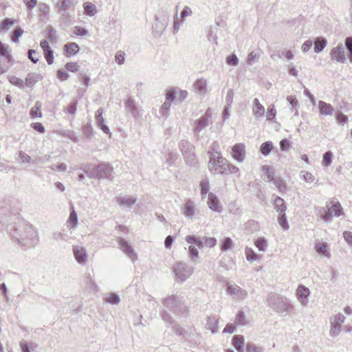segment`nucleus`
I'll return each mask as SVG.
<instances>
[{
	"mask_svg": "<svg viewBox=\"0 0 352 352\" xmlns=\"http://www.w3.org/2000/svg\"><path fill=\"white\" fill-rule=\"evenodd\" d=\"M329 210H332V214L336 217H340L342 212V208L339 202L331 201L327 205Z\"/></svg>",
	"mask_w": 352,
	"mask_h": 352,
	"instance_id": "nucleus-35",
	"label": "nucleus"
},
{
	"mask_svg": "<svg viewBox=\"0 0 352 352\" xmlns=\"http://www.w3.org/2000/svg\"><path fill=\"white\" fill-rule=\"evenodd\" d=\"M318 109L320 114L324 116L333 115L334 112V108L331 104L322 100L318 102Z\"/></svg>",
	"mask_w": 352,
	"mask_h": 352,
	"instance_id": "nucleus-25",
	"label": "nucleus"
},
{
	"mask_svg": "<svg viewBox=\"0 0 352 352\" xmlns=\"http://www.w3.org/2000/svg\"><path fill=\"white\" fill-rule=\"evenodd\" d=\"M42 104L40 101H36L34 106L30 110V116L33 118L42 117V113L41 111V107Z\"/></svg>",
	"mask_w": 352,
	"mask_h": 352,
	"instance_id": "nucleus-40",
	"label": "nucleus"
},
{
	"mask_svg": "<svg viewBox=\"0 0 352 352\" xmlns=\"http://www.w3.org/2000/svg\"><path fill=\"white\" fill-rule=\"evenodd\" d=\"M344 45L349 52V61L351 63H352V37L351 36H348L346 38Z\"/></svg>",
	"mask_w": 352,
	"mask_h": 352,
	"instance_id": "nucleus-49",
	"label": "nucleus"
},
{
	"mask_svg": "<svg viewBox=\"0 0 352 352\" xmlns=\"http://www.w3.org/2000/svg\"><path fill=\"white\" fill-rule=\"evenodd\" d=\"M256 247L262 252H265L267 248V242L263 237L258 238L255 241Z\"/></svg>",
	"mask_w": 352,
	"mask_h": 352,
	"instance_id": "nucleus-45",
	"label": "nucleus"
},
{
	"mask_svg": "<svg viewBox=\"0 0 352 352\" xmlns=\"http://www.w3.org/2000/svg\"><path fill=\"white\" fill-rule=\"evenodd\" d=\"M258 54H257L254 51H252L248 55V58L246 61L247 64L248 65H253L256 62V59L258 58Z\"/></svg>",
	"mask_w": 352,
	"mask_h": 352,
	"instance_id": "nucleus-55",
	"label": "nucleus"
},
{
	"mask_svg": "<svg viewBox=\"0 0 352 352\" xmlns=\"http://www.w3.org/2000/svg\"><path fill=\"white\" fill-rule=\"evenodd\" d=\"M207 326L212 333H214L218 327V319L214 316L209 317L207 322Z\"/></svg>",
	"mask_w": 352,
	"mask_h": 352,
	"instance_id": "nucleus-44",
	"label": "nucleus"
},
{
	"mask_svg": "<svg viewBox=\"0 0 352 352\" xmlns=\"http://www.w3.org/2000/svg\"><path fill=\"white\" fill-rule=\"evenodd\" d=\"M232 157L239 162H242L245 157V146L243 144H236L232 146L231 152Z\"/></svg>",
	"mask_w": 352,
	"mask_h": 352,
	"instance_id": "nucleus-15",
	"label": "nucleus"
},
{
	"mask_svg": "<svg viewBox=\"0 0 352 352\" xmlns=\"http://www.w3.org/2000/svg\"><path fill=\"white\" fill-rule=\"evenodd\" d=\"M85 13L90 16L95 15L97 12L96 7L91 2H85L83 4Z\"/></svg>",
	"mask_w": 352,
	"mask_h": 352,
	"instance_id": "nucleus-37",
	"label": "nucleus"
},
{
	"mask_svg": "<svg viewBox=\"0 0 352 352\" xmlns=\"http://www.w3.org/2000/svg\"><path fill=\"white\" fill-rule=\"evenodd\" d=\"M43 52L47 63L49 65H52L54 62L53 50L52 49H50L48 50L44 51Z\"/></svg>",
	"mask_w": 352,
	"mask_h": 352,
	"instance_id": "nucleus-63",
	"label": "nucleus"
},
{
	"mask_svg": "<svg viewBox=\"0 0 352 352\" xmlns=\"http://www.w3.org/2000/svg\"><path fill=\"white\" fill-rule=\"evenodd\" d=\"M64 50L67 56H71L77 54L80 50V47L77 43L72 42L65 44L64 46Z\"/></svg>",
	"mask_w": 352,
	"mask_h": 352,
	"instance_id": "nucleus-32",
	"label": "nucleus"
},
{
	"mask_svg": "<svg viewBox=\"0 0 352 352\" xmlns=\"http://www.w3.org/2000/svg\"><path fill=\"white\" fill-rule=\"evenodd\" d=\"M184 213L186 217L190 219H192L194 217L195 213V204L192 201L188 200V201L186 202L184 205Z\"/></svg>",
	"mask_w": 352,
	"mask_h": 352,
	"instance_id": "nucleus-33",
	"label": "nucleus"
},
{
	"mask_svg": "<svg viewBox=\"0 0 352 352\" xmlns=\"http://www.w3.org/2000/svg\"><path fill=\"white\" fill-rule=\"evenodd\" d=\"M195 89L201 94H205L206 92V80L201 78L195 81L194 84Z\"/></svg>",
	"mask_w": 352,
	"mask_h": 352,
	"instance_id": "nucleus-36",
	"label": "nucleus"
},
{
	"mask_svg": "<svg viewBox=\"0 0 352 352\" xmlns=\"http://www.w3.org/2000/svg\"><path fill=\"white\" fill-rule=\"evenodd\" d=\"M185 240L190 244H195L199 248H203L204 245L208 248H213L217 243V240L214 237L204 236L200 238L196 235L187 236Z\"/></svg>",
	"mask_w": 352,
	"mask_h": 352,
	"instance_id": "nucleus-7",
	"label": "nucleus"
},
{
	"mask_svg": "<svg viewBox=\"0 0 352 352\" xmlns=\"http://www.w3.org/2000/svg\"><path fill=\"white\" fill-rule=\"evenodd\" d=\"M80 169L91 179L112 181L114 178L113 168L109 163L102 162L95 167L85 166L84 168L81 167Z\"/></svg>",
	"mask_w": 352,
	"mask_h": 352,
	"instance_id": "nucleus-2",
	"label": "nucleus"
},
{
	"mask_svg": "<svg viewBox=\"0 0 352 352\" xmlns=\"http://www.w3.org/2000/svg\"><path fill=\"white\" fill-rule=\"evenodd\" d=\"M118 243L120 250L126 254V256L132 261H135L137 259V255L134 252L133 247L123 238H119Z\"/></svg>",
	"mask_w": 352,
	"mask_h": 352,
	"instance_id": "nucleus-14",
	"label": "nucleus"
},
{
	"mask_svg": "<svg viewBox=\"0 0 352 352\" xmlns=\"http://www.w3.org/2000/svg\"><path fill=\"white\" fill-rule=\"evenodd\" d=\"M68 227L72 229H75L78 224V216L74 210L71 211L69 219L67 220Z\"/></svg>",
	"mask_w": 352,
	"mask_h": 352,
	"instance_id": "nucleus-39",
	"label": "nucleus"
},
{
	"mask_svg": "<svg viewBox=\"0 0 352 352\" xmlns=\"http://www.w3.org/2000/svg\"><path fill=\"white\" fill-rule=\"evenodd\" d=\"M189 257L192 261H196L199 258V252L197 249L192 245L188 247Z\"/></svg>",
	"mask_w": 352,
	"mask_h": 352,
	"instance_id": "nucleus-51",
	"label": "nucleus"
},
{
	"mask_svg": "<svg viewBox=\"0 0 352 352\" xmlns=\"http://www.w3.org/2000/svg\"><path fill=\"white\" fill-rule=\"evenodd\" d=\"M58 13L60 14V20L68 23L71 20L69 10H74V4L72 0H58L55 6Z\"/></svg>",
	"mask_w": 352,
	"mask_h": 352,
	"instance_id": "nucleus-5",
	"label": "nucleus"
},
{
	"mask_svg": "<svg viewBox=\"0 0 352 352\" xmlns=\"http://www.w3.org/2000/svg\"><path fill=\"white\" fill-rule=\"evenodd\" d=\"M233 247V241L230 237H226L223 239L221 243V250L223 252H226L232 249Z\"/></svg>",
	"mask_w": 352,
	"mask_h": 352,
	"instance_id": "nucleus-41",
	"label": "nucleus"
},
{
	"mask_svg": "<svg viewBox=\"0 0 352 352\" xmlns=\"http://www.w3.org/2000/svg\"><path fill=\"white\" fill-rule=\"evenodd\" d=\"M274 197V209L278 213L285 212V210L287 209V206H286V204H285L284 199L277 195H275Z\"/></svg>",
	"mask_w": 352,
	"mask_h": 352,
	"instance_id": "nucleus-28",
	"label": "nucleus"
},
{
	"mask_svg": "<svg viewBox=\"0 0 352 352\" xmlns=\"http://www.w3.org/2000/svg\"><path fill=\"white\" fill-rule=\"evenodd\" d=\"M103 109L102 108L98 109L96 112V120L98 126L104 124L105 122L104 118L102 117Z\"/></svg>",
	"mask_w": 352,
	"mask_h": 352,
	"instance_id": "nucleus-57",
	"label": "nucleus"
},
{
	"mask_svg": "<svg viewBox=\"0 0 352 352\" xmlns=\"http://www.w3.org/2000/svg\"><path fill=\"white\" fill-rule=\"evenodd\" d=\"M50 12V7L45 3H40L38 4V13L39 20L45 22L48 18Z\"/></svg>",
	"mask_w": 352,
	"mask_h": 352,
	"instance_id": "nucleus-22",
	"label": "nucleus"
},
{
	"mask_svg": "<svg viewBox=\"0 0 352 352\" xmlns=\"http://www.w3.org/2000/svg\"><path fill=\"white\" fill-rule=\"evenodd\" d=\"M345 317L343 314L338 313L329 318L331 337H336L341 332L342 324L344 323Z\"/></svg>",
	"mask_w": 352,
	"mask_h": 352,
	"instance_id": "nucleus-9",
	"label": "nucleus"
},
{
	"mask_svg": "<svg viewBox=\"0 0 352 352\" xmlns=\"http://www.w3.org/2000/svg\"><path fill=\"white\" fill-rule=\"evenodd\" d=\"M161 316L163 320L167 323V327H170L177 336H183L184 338L188 336V332L177 323L167 311H162Z\"/></svg>",
	"mask_w": 352,
	"mask_h": 352,
	"instance_id": "nucleus-8",
	"label": "nucleus"
},
{
	"mask_svg": "<svg viewBox=\"0 0 352 352\" xmlns=\"http://www.w3.org/2000/svg\"><path fill=\"white\" fill-rule=\"evenodd\" d=\"M77 101L71 102L67 107L65 108L64 111L72 115H75L76 112Z\"/></svg>",
	"mask_w": 352,
	"mask_h": 352,
	"instance_id": "nucleus-59",
	"label": "nucleus"
},
{
	"mask_svg": "<svg viewBox=\"0 0 352 352\" xmlns=\"http://www.w3.org/2000/svg\"><path fill=\"white\" fill-rule=\"evenodd\" d=\"M263 170L265 171V174L263 176V179L268 182H272L274 180V171L270 166H263Z\"/></svg>",
	"mask_w": 352,
	"mask_h": 352,
	"instance_id": "nucleus-38",
	"label": "nucleus"
},
{
	"mask_svg": "<svg viewBox=\"0 0 352 352\" xmlns=\"http://www.w3.org/2000/svg\"><path fill=\"white\" fill-rule=\"evenodd\" d=\"M56 133L62 137L67 138L74 142H77L78 141V138L76 135V133L72 130H69V129L57 130L56 131Z\"/></svg>",
	"mask_w": 352,
	"mask_h": 352,
	"instance_id": "nucleus-29",
	"label": "nucleus"
},
{
	"mask_svg": "<svg viewBox=\"0 0 352 352\" xmlns=\"http://www.w3.org/2000/svg\"><path fill=\"white\" fill-rule=\"evenodd\" d=\"M23 30L21 28H17L12 33L11 39L14 43L19 41V38L21 36Z\"/></svg>",
	"mask_w": 352,
	"mask_h": 352,
	"instance_id": "nucleus-56",
	"label": "nucleus"
},
{
	"mask_svg": "<svg viewBox=\"0 0 352 352\" xmlns=\"http://www.w3.org/2000/svg\"><path fill=\"white\" fill-rule=\"evenodd\" d=\"M245 256L248 261L253 262L257 259V254L250 248H245Z\"/></svg>",
	"mask_w": 352,
	"mask_h": 352,
	"instance_id": "nucleus-50",
	"label": "nucleus"
},
{
	"mask_svg": "<svg viewBox=\"0 0 352 352\" xmlns=\"http://www.w3.org/2000/svg\"><path fill=\"white\" fill-rule=\"evenodd\" d=\"M209 191V182L207 179H203L201 182V194L206 196Z\"/></svg>",
	"mask_w": 352,
	"mask_h": 352,
	"instance_id": "nucleus-60",
	"label": "nucleus"
},
{
	"mask_svg": "<svg viewBox=\"0 0 352 352\" xmlns=\"http://www.w3.org/2000/svg\"><path fill=\"white\" fill-rule=\"evenodd\" d=\"M227 291L237 299H243L247 296V292L236 285L228 286Z\"/></svg>",
	"mask_w": 352,
	"mask_h": 352,
	"instance_id": "nucleus-20",
	"label": "nucleus"
},
{
	"mask_svg": "<svg viewBox=\"0 0 352 352\" xmlns=\"http://www.w3.org/2000/svg\"><path fill=\"white\" fill-rule=\"evenodd\" d=\"M8 79L12 85H14L21 89L25 88L24 81L22 79L14 76H8Z\"/></svg>",
	"mask_w": 352,
	"mask_h": 352,
	"instance_id": "nucleus-43",
	"label": "nucleus"
},
{
	"mask_svg": "<svg viewBox=\"0 0 352 352\" xmlns=\"http://www.w3.org/2000/svg\"><path fill=\"white\" fill-rule=\"evenodd\" d=\"M318 214L320 215V218L325 222H329L331 220V217L333 215L332 210H329V208L326 210L325 208H319L318 209Z\"/></svg>",
	"mask_w": 352,
	"mask_h": 352,
	"instance_id": "nucleus-34",
	"label": "nucleus"
},
{
	"mask_svg": "<svg viewBox=\"0 0 352 352\" xmlns=\"http://www.w3.org/2000/svg\"><path fill=\"white\" fill-rule=\"evenodd\" d=\"M301 175L303 179L307 183H312L314 182V176L308 171H302Z\"/></svg>",
	"mask_w": 352,
	"mask_h": 352,
	"instance_id": "nucleus-62",
	"label": "nucleus"
},
{
	"mask_svg": "<svg viewBox=\"0 0 352 352\" xmlns=\"http://www.w3.org/2000/svg\"><path fill=\"white\" fill-rule=\"evenodd\" d=\"M208 206L210 209L215 212H221L222 207L218 197L212 192L208 193Z\"/></svg>",
	"mask_w": 352,
	"mask_h": 352,
	"instance_id": "nucleus-17",
	"label": "nucleus"
},
{
	"mask_svg": "<svg viewBox=\"0 0 352 352\" xmlns=\"http://www.w3.org/2000/svg\"><path fill=\"white\" fill-rule=\"evenodd\" d=\"M125 110L130 113L131 115L134 118H138L141 116L140 110L139 106L135 102V99L132 97H129L124 102Z\"/></svg>",
	"mask_w": 352,
	"mask_h": 352,
	"instance_id": "nucleus-13",
	"label": "nucleus"
},
{
	"mask_svg": "<svg viewBox=\"0 0 352 352\" xmlns=\"http://www.w3.org/2000/svg\"><path fill=\"white\" fill-rule=\"evenodd\" d=\"M252 112L253 115L257 118L263 117L265 113V108L257 98L253 100Z\"/></svg>",
	"mask_w": 352,
	"mask_h": 352,
	"instance_id": "nucleus-24",
	"label": "nucleus"
},
{
	"mask_svg": "<svg viewBox=\"0 0 352 352\" xmlns=\"http://www.w3.org/2000/svg\"><path fill=\"white\" fill-rule=\"evenodd\" d=\"M117 203L123 206L131 208L136 201V198L133 196L126 195L117 197Z\"/></svg>",
	"mask_w": 352,
	"mask_h": 352,
	"instance_id": "nucleus-26",
	"label": "nucleus"
},
{
	"mask_svg": "<svg viewBox=\"0 0 352 352\" xmlns=\"http://www.w3.org/2000/svg\"><path fill=\"white\" fill-rule=\"evenodd\" d=\"M332 162V153L331 151H327L324 153L322 157V164L325 166H329L331 164Z\"/></svg>",
	"mask_w": 352,
	"mask_h": 352,
	"instance_id": "nucleus-54",
	"label": "nucleus"
},
{
	"mask_svg": "<svg viewBox=\"0 0 352 352\" xmlns=\"http://www.w3.org/2000/svg\"><path fill=\"white\" fill-rule=\"evenodd\" d=\"M327 44L326 38L324 37H316L314 39V52L316 53L321 52Z\"/></svg>",
	"mask_w": 352,
	"mask_h": 352,
	"instance_id": "nucleus-31",
	"label": "nucleus"
},
{
	"mask_svg": "<svg viewBox=\"0 0 352 352\" xmlns=\"http://www.w3.org/2000/svg\"><path fill=\"white\" fill-rule=\"evenodd\" d=\"M273 149V144L270 141L263 143L261 146V152L265 156H267Z\"/></svg>",
	"mask_w": 352,
	"mask_h": 352,
	"instance_id": "nucleus-42",
	"label": "nucleus"
},
{
	"mask_svg": "<svg viewBox=\"0 0 352 352\" xmlns=\"http://www.w3.org/2000/svg\"><path fill=\"white\" fill-rule=\"evenodd\" d=\"M232 344L238 352H243L244 338L243 336H234L232 339Z\"/></svg>",
	"mask_w": 352,
	"mask_h": 352,
	"instance_id": "nucleus-27",
	"label": "nucleus"
},
{
	"mask_svg": "<svg viewBox=\"0 0 352 352\" xmlns=\"http://www.w3.org/2000/svg\"><path fill=\"white\" fill-rule=\"evenodd\" d=\"M267 305L276 313H285L293 307L287 298L280 296L273 293H270L267 295Z\"/></svg>",
	"mask_w": 352,
	"mask_h": 352,
	"instance_id": "nucleus-3",
	"label": "nucleus"
},
{
	"mask_svg": "<svg viewBox=\"0 0 352 352\" xmlns=\"http://www.w3.org/2000/svg\"><path fill=\"white\" fill-rule=\"evenodd\" d=\"M179 147L182 153L186 162L190 166L196 164L195 146L186 140H182L179 143Z\"/></svg>",
	"mask_w": 352,
	"mask_h": 352,
	"instance_id": "nucleus-6",
	"label": "nucleus"
},
{
	"mask_svg": "<svg viewBox=\"0 0 352 352\" xmlns=\"http://www.w3.org/2000/svg\"><path fill=\"white\" fill-rule=\"evenodd\" d=\"M7 231L13 240L23 249L34 247L38 237L34 228L30 224L19 221L17 224L8 226Z\"/></svg>",
	"mask_w": 352,
	"mask_h": 352,
	"instance_id": "nucleus-1",
	"label": "nucleus"
},
{
	"mask_svg": "<svg viewBox=\"0 0 352 352\" xmlns=\"http://www.w3.org/2000/svg\"><path fill=\"white\" fill-rule=\"evenodd\" d=\"M247 323L245 314L243 311H239L236 316V324L238 325H245Z\"/></svg>",
	"mask_w": 352,
	"mask_h": 352,
	"instance_id": "nucleus-53",
	"label": "nucleus"
},
{
	"mask_svg": "<svg viewBox=\"0 0 352 352\" xmlns=\"http://www.w3.org/2000/svg\"><path fill=\"white\" fill-rule=\"evenodd\" d=\"M120 301V299L119 296L115 293L110 294L107 298V302L112 305H117Z\"/></svg>",
	"mask_w": 352,
	"mask_h": 352,
	"instance_id": "nucleus-58",
	"label": "nucleus"
},
{
	"mask_svg": "<svg viewBox=\"0 0 352 352\" xmlns=\"http://www.w3.org/2000/svg\"><path fill=\"white\" fill-rule=\"evenodd\" d=\"M74 256L76 261L81 265H85L87 261V254L85 248L82 246H74Z\"/></svg>",
	"mask_w": 352,
	"mask_h": 352,
	"instance_id": "nucleus-16",
	"label": "nucleus"
},
{
	"mask_svg": "<svg viewBox=\"0 0 352 352\" xmlns=\"http://www.w3.org/2000/svg\"><path fill=\"white\" fill-rule=\"evenodd\" d=\"M180 300L175 296H170L164 300V305L168 308H177Z\"/></svg>",
	"mask_w": 352,
	"mask_h": 352,
	"instance_id": "nucleus-30",
	"label": "nucleus"
},
{
	"mask_svg": "<svg viewBox=\"0 0 352 352\" xmlns=\"http://www.w3.org/2000/svg\"><path fill=\"white\" fill-rule=\"evenodd\" d=\"M274 186L278 188V190L281 192L285 191L286 190V184L285 181L280 177H276L272 181Z\"/></svg>",
	"mask_w": 352,
	"mask_h": 352,
	"instance_id": "nucleus-46",
	"label": "nucleus"
},
{
	"mask_svg": "<svg viewBox=\"0 0 352 352\" xmlns=\"http://www.w3.org/2000/svg\"><path fill=\"white\" fill-rule=\"evenodd\" d=\"M315 250L320 255L324 256L328 258L331 257V253L329 251V246L326 243H316L315 245Z\"/></svg>",
	"mask_w": 352,
	"mask_h": 352,
	"instance_id": "nucleus-23",
	"label": "nucleus"
},
{
	"mask_svg": "<svg viewBox=\"0 0 352 352\" xmlns=\"http://www.w3.org/2000/svg\"><path fill=\"white\" fill-rule=\"evenodd\" d=\"M226 62L230 65L236 66L239 63V59L236 54H232L227 57Z\"/></svg>",
	"mask_w": 352,
	"mask_h": 352,
	"instance_id": "nucleus-61",
	"label": "nucleus"
},
{
	"mask_svg": "<svg viewBox=\"0 0 352 352\" xmlns=\"http://www.w3.org/2000/svg\"><path fill=\"white\" fill-rule=\"evenodd\" d=\"M246 351L247 352H263L264 349L263 347L258 346L256 344H254L251 342H248L246 344Z\"/></svg>",
	"mask_w": 352,
	"mask_h": 352,
	"instance_id": "nucleus-48",
	"label": "nucleus"
},
{
	"mask_svg": "<svg viewBox=\"0 0 352 352\" xmlns=\"http://www.w3.org/2000/svg\"><path fill=\"white\" fill-rule=\"evenodd\" d=\"M211 116L212 113L210 109H208L204 115L195 122L194 132L196 135H198L204 129L207 127L209 124L211 123Z\"/></svg>",
	"mask_w": 352,
	"mask_h": 352,
	"instance_id": "nucleus-11",
	"label": "nucleus"
},
{
	"mask_svg": "<svg viewBox=\"0 0 352 352\" xmlns=\"http://www.w3.org/2000/svg\"><path fill=\"white\" fill-rule=\"evenodd\" d=\"M331 58L336 62L344 63L346 60L345 47L343 44L340 43L332 48L330 52Z\"/></svg>",
	"mask_w": 352,
	"mask_h": 352,
	"instance_id": "nucleus-12",
	"label": "nucleus"
},
{
	"mask_svg": "<svg viewBox=\"0 0 352 352\" xmlns=\"http://www.w3.org/2000/svg\"><path fill=\"white\" fill-rule=\"evenodd\" d=\"M309 294H310V291L307 287H305L302 285H300L298 287V288L296 289V296L302 305H303V306L307 305V297L309 296Z\"/></svg>",
	"mask_w": 352,
	"mask_h": 352,
	"instance_id": "nucleus-18",
	"label": "nucleus"
},
{
	"mask_svg": "<svg viewBox=\"0 0 352 352\" xmlns=\"http://www.w3.org/2000/svg\"><path fill=\"white\" fill-rule=\"evenodd\" d=\"M278 221L284 230H287L289 229V224L286 218L285 212L279 213Z\"/></svg>",
	"mask_w": 352,
	"mask_h": 352,
	"instance_id": "nucleus-47",
	"label": "nucleus"
},
{
	"mask_svg": "<svg viewBox=\"0 0 352 352\" xmlns=\"http://www.w3.org/2000/svg\"><path fill=\"white\" fill-rule=\"evenodd\" d=\"M42 79V76L37 73H30L25 79V87H32L38 80Z\"/></svg>",
	"mask_w": 352,
	"mask_h": 352,
	"instance_id": "nucleus-21",
	"label": "nucleus"
},
{
	"mask_svg": "<svg viewBox=\"0 0 352 352\" xmlns=\"http://www.w3.org/2000/svg\"><path fill=\"white\" fill-rule=\"evenodd\" d=\"M176 277L181 281L186 280L192 274L193 270L185 262H178L173 267Z\"/></svg>",
	"mask_w": 352,
	"mask_h": 352,
	"instance_id": "nucleus-10",
	"label": "nucleus"
},
{
	"mask_svg": "<svg viewBox=\"0 0 352 352\" xmlns=\"http://www.w3.org/2000/svg\"><path fill=\"white\" fill-rule=\"evenodd\" d=\"M228 162L219 152H211L208 167L211 173L223 175L226 173Z\"/></svg>",
	"mask_w": 352,
	"mask_h": 352,
	"instance_id": "nucleus-4",
	"label": "nucleus"
},
{
	"mask_svg": "<svg viewBox=\"0 0 352 352\" xmlns=\"http://www.w3.org/2000/svg\"><path fill=\"white\" fill-rule=\"evenodd\" d=\"M276 113V111L274 105L268 107L267 111V120L272 121L275 118Z\"/></svg>",
	"mask_w": 352,
	"mask_h": 352,
	"instance_id": "nucleus-64",
	"label": "nucleus"
},
{
	"mask_svg": "<svg viewBox=\"0 0 352 352\" xmlns=\"http://www.w3.org/2000/svg\"><path fill=\"white\" fill-rule=\"evenodd\" d=\"M168 16H166V14H164V17L162 19H160V17L156 15V23L153 25V31L159 35L162 34L168 24Z\"/></svg>",
	"mask_w": 352,
	"mask_h": 352,
	"instance_id": "nucleus-19",
	"label": "nucleus"
},
{
	"mask_svg": "<svg viewBox=\"0 0 352 352\" xmlns=\"http://www.w3.org/2000/svg\"><path fill=\"white\" fill-rule=\"evenodd\" d=\"M83 135L87 139L90 140L93 137V129L91 125L87 124L82 126V129Z\"/></svg>",
	"mask_w": 352,
	"mask_h": 352,
	"instance_id": "nucleus-52",
	"label": "nucleus"
}]
</instances>
